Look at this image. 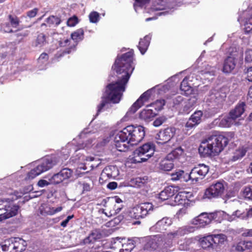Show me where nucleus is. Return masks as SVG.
<instances>
[{
	"instance_id": "nucleus-1",
	"label": "nucleus",
	"mask_w": 252,
	"mask_h": 252,
	"mask_svg": "<svg viewBox=\"0 0 252 252\" xmlns=\"http://www.w3.org/2000/svg\"><path fill=\"white\" fill-rule=\"evenodd\" d=\"M134 52L132 50L117 56L112 68L118 76L117 80L108 84L101 97L100 103L97 106L98 115L110 102L118 103L126 91L129 79L134 69L133 65Z\"/></svg>"
},
{
	"instance_id": "nucleus-2",
	"label": "nucleus",
	"mask_w": 252,
	"mask_h": 252,
	"mask_svg": "<svg viewBox=\"0 0 252 252\" xmlns=\"http://www.w3.org/2000/svg\"><path fill=\"white\" fill-rule=\"evenodd\" d=\"M84 32L82 29H79L71 34L70 39H62L59 42V45L61 47H65V49L61 52H58L55 57L57 59L61 58L66 54H70L76 50V46L79 42L84 38Z\"/></svg>"
},
{
	"instance_id": "nucleus-3",
	"label": "nucleus",
	"mask_w": 252,
	"mask_h": 252,
	"mask_svg": "<svg viewBox=\"0 0 252 252\" xmlns=\"http://www.w3.org/2000/svg\"><path fill=\"white\" fill-rule=\"evenodd\" d=\"M122 134L126 137L131 145H136L140 143L145 135V128L141 126L129 125L124 128Z\"/></svg>"
},
{
	"instance_id": "nucleus-4",
	"label": "nucleus",
	"mask_w": 252,
	"mask_h": 252,
	"mask_svg": "<svg viewBox=\"0 0 252 252\" xmlns=\"http://www.w3.org/2000/svg\"><path fill=\"white\" fill-rule=\"evenodd\" d=\"M155 151V146L148 142L136 149L133 152L132 162L140 163L147 161L152 157Z\"/></svg>"
},
{
	"instance_id": "nucleus-5",
	"label": "nucleus",
	"mask_w": 252,
	"mask_h": 252,
	"mask_svg": "<svg viewBox=\"0 0 252 252\" xmlns=\"http://www.w3.org/2000/svg\"><path fill=\"white\" fill-rule=\"evenodd\" d=\"M226 240V237L224 234H212L200 238L199 243L203 249H216Z\"/></svg>"
},
{
	"instance_id": "nucleus-6",
	"label": "nucleus",
	"mask_w": 252,
	"mask_h": 252,
	"mask_svg": "<svg viewBox=\"0 0 252 252\" xmlns=\"http://www.w3.org/2000/svg\"><path fill=\"white\" fill-rule=\"evenodd\" d=\"M207 142L210 143L213 147L218 148L217 152H214V153L216 156L218 155L226 147L229 142L228 139L226 136L221 134L218 131L213 133L211 135L209 136L207 138ZM213 149L215 148L213 147Z\"/></svg>"
},
{
	"instance_id": "nucleus-7",
	"label": "nucleus",
	"mask_w": 252,
	"mask_h": 252,
	"mask_svg": "<svg viewBox=\"0 0 252 252\" xmlns=\"http://www.w3.org/2000/svg\"><path fill=\"white\" fill-rule=\"evenodd\" d=\"M153 209V205L151 203H141L132 208L129 213V216L130 218L136 220L143 219L150 214Z\"/></svg>"
},
{
	"instance_id": "nucleus-8",
	"label": "nucleus",
	"mask_w": 252,
	"mask_h": 252,
	"mask_svg": "<svg viewBox=\"0 0 252 252\" xmlns=\"http://www.w3.org/2000/svg\"><path fill=\"white\" fill-rule=\"evenodd\" d=\"M153 209V205L151 203H141L132 208L129 213V216L130 218L136 220L143 219L150 214Z\"/></svg>"
},
{
	"instance_id": "nucleus-9",
	"label": "nucleus",
	"mask_w": 252,
	"mask_h": 252,
	"mask_svg": "<svg viewBox=\"0 0 252 252\" xmlns=\"http://www.w3.org/2000/svg\"><path fill=\"white\" fill-rule=\"evenodd\" d=\"M218 213L214 212L211 213H202L191 220V223L197 228H203L209 224L212 220H219Z\"/></svg>"
},
{
	"instance_id": "nucleus-10",
	"label": "nucleus",
	"mask_w": 252,
	"mask_h": 252,
	"mask_svg": "<svg viewBox=\"0 0 252 252\" xmlns=\"http://www.w3.org/2000/svg\"><path fill=\"white\" fill-rule=\"evenodd\" d=\"M55 165L51 158H44L33 169H32L27 174L26 179L32 180L42 173L49 170Z\"/></svg>"
},
{
	"instance_id": "nucleus-11",
	"label": "nucleus",
	"mask_w": 252,
	"mask_h": 252,
	"mask_svg": "<svg viewBox=\"0 0 252 252\" xmlns=\"http://www.w3.org/2000/svg\"><path fill=\"white\" fill-rule=\"evenodd\" d=\"M224 189L223 183L218 181L212 184L205 190L203 197L208 199L220 197L223 193Z\"/></svg>"
},
{
	"instance_id": "nucleus-12",
	"label": "nucleus",
	"mask_w": 252,
	"mask_h": 252,
	"mask_svg": "<svg viewBox=\"0 0 252 252\" xmlns=\"http://www.w3.org/2000/svg\"><path fill=\"white\" fill-rule=\"evenodd\" d=\"M176 129L174 127H168L160 130L157 134L156 139L158 144L167 143L175 136Z\"/></svg>"
},
{
	"instance_id": "nucleus-13",
	"label": "nucleus",
	"mask_w": 252,
	"mask_h": 252,
	"mask_svg": "<svg viewBox=\"0 0 252 252\" xmlns=\"http://www.w3.org/2000/svg\"><path fill=\"white\" fill-rule=\"evenodd\" d=\"M123 132L121 130L115 136L114 139V145L117 150L120 152H126L128 149L129 144L127 139L122 134Z\"/></svg>"
},
{
	"instance_id": "nucleus-14",
	"label": "nucleus",
	"mask_w": 252,
	"mask_h": 252,
	"mask_svg": "<svg viewBox=\"0 0 252 252\" xmlns=\"http://www.w3.org/2000/svg\"><path fill=\"white\" fill-rule=\"evenodd\" d=\"M203 112L201 110L195 111L189 117L185 125L187 130H191L195 128L202 122Z\"/></svg>"
},
{
	"instance_id": "nucleus-15",
	"label": "nucleus",
	"mask_w": 252,
	"mask_h": 252,
	"mask_svg": "<svg viewBox=\"0 0 252 252\" xmlns=\"http://www.w3.org/2000/svg\"><path fill=\"white\" fill-rule=\"evenodd\" d=\"M212 145L210 144L209 143L207 142V138L203 140L198 148V152L202 157H210L212 156H215L216 155L214 153V152H217L218 148H215L213 149Z\"/></svg>"
},
{
	"instance_id": "nucleus-16",
	"label": "nucleus",
	"mask_w": 252,
	"mask_h": 252,
	"mask_svg": "<svg viewBox=\"0 0 252 252\" xmlns=\"http://www.w3.org/2000/svg\"><path fill=\"white\" fill-rule=\"evenodd\" d=\"M119 174V170L116 166H108L105 167L102 170L99 177V182L101 183L107 181L108 179L115 178Z\"/></svg>"
},
{
	"instance_id": "nucleus-17",
	"label": "nucleus",
	"mask_w": 252,
	"mask_h": 252,
	"mask_svg": "<svg viewBox=\"0 0 252 252\" xmlns=\"http://www.w3.org/2000/svg\"><path fill=\"white\" fill-rule=\"evenodd\" d=\"M192 176L195 182L203 179L209 171V167L204 164H199L192 169Z\"/></svg>"
},
{
	"instance_id": "nucleus-18",
	"label": "nucleus",
	"mask_w": 252,
	"mask_h": 252,
	"mask_svg": "<svg viewBox=\"0 0 252 252\" xmlns=\"http://www.w3.org/2000/svg\"><path fill=\"white\" fill-rule=\"evenodd\" d=\"M172 236H169V233L166 237H160L159 250L158 252H168L173 246Z\"/></svg>"
},
{
	"instance_id": "nucleus-19",
	"label": "nucleus",
	"mask_w": 252,
	"mask_h": 252,
	"mask_svg": "<svg viewBox=\"0 0 252 252\" xmlns=\"http://www.w3.org/2000/svg\"><path fill=\"white\" fill-rule=\"evenodd\" d=\"M19 209V206L13 205L12 202L9 201V203L5 209V212L0 215V220L9 219L16 216L18 213Z\"/></svg>"
},
{
	"instance_id": "nucleus-20",
	"label": "nucleus",
	"mask_w": 252,
	"mask_h": 252,
	"mask_svg": "<svg viewBox=\"0 0 252 252\" xmlns=\"http://www.w3.org/2000/svg\"><path fill=\"white\" fill-rule=\"evenodd\" d=\"M246 151L243 149H232L229 150L228 162H233L242 158L246 154Z\"/></svg>"
},
{
	"instance_id": "nucleus-21",
	"label": "nucleus",
	"mask_w": 252,
	"mask_h": 252,
	"mask_svg": "<svg viewBox=\"0 0 252 252\" xmlns=\"http://www.w3.org/2000/svg\"><path fill=\"white\" fill-rule=\"evenodd\" d=\"M171 224L172 221L171 219L166 217L163 218L156 223L153 228L156 231L161 232L166 230Z\"/></svg>"
},
{
	"instance_id": "nucleus-22",
	"label": "nucleus",
	"mask_w": 252,
	"mask_h": 252,
	"mask_svg": "<svg viewBox=\"0 0 252 252\" xmlns=\"http://www.w3.org/2000/svg\"><path fill=\"white\" fill-rule=\"evenodd\" d=\"M235 251L237 252H243L246 250L252 249V241L241 240L233 246Z\"/></svg>"
},
{
	"instance_id": "nucleus-23",
	"label": "nucleus",
	"mask_w": 252,
	"mask_h": 252,
	"mask_svg": "<svg viewBox=\"0 0 252 252\" xmlns=\"http://www.w3.org/2000/svg\"><path fill=\"white\" fill-rule=\"evenodd\" d=\"M235 59L232 57H228L224 61L222 71L224 73H230L235 67Z\"/></svg>"
},
{
	"instance_id": "nucleus-24",
	"label": "nucleus",
	"mask_w": 252,
	"mask_h": 252,
	"mask_svg": "<svg viewBox=\"0 0 252 252\" xmlns=\"http://www.w3.org/2000/svg\"><path fill=\"white\" fill-rule=\"evenodd\" d=\"M175 188L168 186L164 188L159 194V198L162 201L166 200L175 194Z\"/></svg>"
},
{
	"instance_id": "nucleus-25",
	"label": "nucleus",
	"mask_w": 252,
	"mask_h": 252,
	"mask_svg": "<svg viewBox=\"0 0 252 252\" xmlns=\"http://www.w3.org/2000/svg\"><path fill=\"white\" fill-rule=\"evenodd\" d=\"M246 104L244 102H239L238 103L234 109L231 110L230 112V115L236 120L244 113L245 111V107Z\"/></svg>"
},
{
	"instance_id": "nucleus-26",
	"label": "nucleus",
	"mask_w": 252,
	"mask_h": 252,
	"mask_svg": "<svg viewBox=\"0 0 252 252\" xmlns=\"http://www.w3.org/2000/svg\"><path fill=\"white\" fill-rule=\"evenodd\" d=\"M152 35L150 34L146 35L143 38L141 39L138 48L141 53L143 55L146 52L150 45Z\"/></svg>"
},
{
	"instance_id": "nucleus-27",
	"label": "nucleus",
	"mask_w": 252,
	"mask_h": 252,
	"mask_svg": "<svg viewBox=\"0 0 252 252\" xmlns=\"http://www.w3.org/2000/svg\"><path fill=\"white\" fill-rule=\"evenodd\" d=\"M118 246H122V248L120 250L119 252H130L134 248V242L131 239H128L126 242L122 243L120 241L115 242Z\"/></svg>"
},
{
	"instance_id": "nucleus-28",
	"label": "nucleus",
	"mask_w": 252,
	"mask_h": 252,
	"mask_svg": "<svg viewBox=\"0 0 252 252\" xmlns=\"http://www.w3.org/2000/svg\"><path fill=\"white\" fill-rule=\"evenodd\" d=\"M167 156L168 159H170L173 161L180 160L184 157V150L181 147H179L172 150Z\"/></svg>"
},
{
	"instance_id": "nucleus-29",
	"label": "nucleus",
	"mask_w": 252,
	"mask_h": 252,
	"mask_svg": "<svg viewBox=\"0 0 252 252\" xmlns=\"http://www.w3.org/2000/svg\"><path fill=\"white\" fill-rule=\"evenodd\" d=\"M194 228L190 226H185L184 227H180L177 231L169 233V236H172L173 237H175L178 236H183L189 233L193 232Z\"/></svg>"
},
{
	"instance_id": "nucleus-30",
	"label": "nucleus",
	"mask_w": 252,
	"mask_h": 252,
	"mask_svg": "<svg viewBox=\"0 0 252 252\" xmlns=\"http://www.w3.org/2000/svg\"><path fill=\"white\" fill-rule=\"evenodd\" d=\"M160 236L156 237L149 240L145 246V248L150 250H159Z\"/></svg>"
},
{
	"instance_id": "nucleus-31",
	"label": "nucleus",
	"mask_w": 252,
	"mask_h": 252,
	"mask_svg": "<svg viewBox=\"0 0 252 252\" xmlns=\"http://www.w3.org/2000/svg\"><path fill=\"white\" fill-rule=\"evenodd\" d=\"M173 161L172 160L168 159L166 156V158L162 160L159 163L160 169L165 171L171 170L174 166Z\"/></svg>"
},
{
	"instance_id": "nucleus-32",
	"label": "nucleus",
	"mask_w": 252,
	"mask_h": 252,
	"mask_svg": "<svg viewBox=\"0 0 252 252\" xmlns=\"http://www.w3.org/2000/svg\"><path fill=\"white\" fill-rule=\"evenodd\" d=\"M156 115V111L150 109H145L140 113L139 118L145 121H149L153 119Z\"/></svg>"
},
{
	"instance_id": "nucleus-33",
	"label": "nucleus",
	"mask_w": 252,
	"mask_h": 252,
	"mask_svg": "<svg viewBox=\"0 0 252 252\" xmlns=\"http://www.w3.org/2000/svg\"><path fill=\"white\" fill-rule=\"evenodd\" d=\"M47 43V36L43 33H38L33 42L35 46L40 47L43 46Z\"/></svg>"
},
{
	"instance_id": "nucleus-34",
	"label": "nucleus",
	"mask_w": 252,
	"mask_h": 252,
	"mask_svg": "<svg viewBox=\"0 0 252 252\" xmlns=\"http://www.w3.org/2000/svg\"><path fill=\"white\" fill-rule=\"evenodd\" d=\"M235 120L229 113L228 116L223 117L220 120L219 126L221 127H229L235 122Z\"/></svg>"
},
{
	"instance_id": "nucleus-35",
	"label": "nucleus",
	"mask_w": 252,
	"mask_h": 252,
	"mask_svg": "<svg viewBox=\"0 0 252 252\" xmlns=\"http://www.w3.org/2000/svg\"><path fill=\"white\" fill-rule=\"evenodd\" d=\"M187 193L185 191H180L174 197V201L177 205H184L188 201Z\"/></svg>"
},
{
	"instance_id": "nucleus-36",
	"label": "nucleus",
	"mask_w": 252,
	"mask_h": 252,
	"mask_svg": "<svg viewBox=\"0 0 252 252\" xmlns=\"http://www.w3.org/2000/svg\"><path fill=\"white\" fill-rule=\"evenodd\" d=\"M180 90L183 92L182 94L186 95L191 94L192 92V88L189 84L187 80L185 79V78L184 79L181 83Z\"/></svg>"
},
{
	"instance_id": "nucleus-37",
	"label": "nucleus",
	"mask_w": 252,
	"mask_h": 252,
	"mask_svg": "<svg viewBox=\"0 0 252 252\" xmlns=\"http://www.w3.org/2000/svg\"><path fill=\"white\" fill-rule=\"evenodd\" d=\"M241 194L245 199L252 200V186L244 187L241 190Z\"/></svg>"
},
{
	"instance_id": "nucleus-38",
	"label": "nucleus",
	"mask_w": 252,
	"mask_h": 252,
	"mask_svg": "<svg viewBox=\"0 0 252 252\" xmlns=\"http://www.w3.org/2000/svg\"><path fill=\"white\" fill-rule=\"evenodd\" d=\"M46 22L49 27L51 26L57 27L61 24L62 20L60 17L54 15H51L46 19Z\"/></svg>"
},
{
	"instance_id": "nucleus-39",
	"label": "nucleus",
	"mask_w": 252,
	"mask_h": 252,
	"mask_svg": "<svg viewBox=\"0 0 252 252\" xmlns=\"http://www.w3.org/2000/svg\"><path fill=\"white\" fill-rule=\"evenodd\" d=\"M8 20L10 25L14 28H17L20 23L19 18L15 15L9 14L8 15Z\"/></svg>"
},
{
	"instance_id": "nucleus-40",
	"label": "nucleus",
	"mask_w": 252,
	"mask_h": 252,
	"mask_svg": "<svg viewBox=\"0 0 252 252\" xmlns=\"http://www.w3.org/2000/svg\"><path fill=\"white\" fill-rule=\"evenodd\" d=\"M15 243H17V246L18 247L17 252H22L25 250L27 243L22 238H14Z\"/></svg>"
},
{
	"instance_id": "nucleus-41",
	"label": "nucleus",
	"mask_w": 252,
	"mask_h": 252,
	"mask_svg": "<svg viewBox=\"0 0 252 252\" xmlns=\"http://www.w3.org/2000/svg\"><path fill=\"white\" fill-rule=\"evenodd\" d=\"M49 181H50V183L52 185H58L63 182L64 180L60 172H59L54 174L51 178H49Z\"/></svg>"
},
{
	"instance_id": "nucleus-42",
	"label": "nucleus",
	"mask_w": 252,
	"mask_h": 252,
	"mask_svg": "<svg viewBox=\"0 0 252 252\" xmlns=\"http://www.w3.org/2000/svg\"><path fill=\"white\" fill-rule=\"evenodd\" d=\"M59 172L64 181L69 179L73 174V170L68 168H63Z\"/></svg>"
},
{
	"instance_id": "nucleus-43",
	"label": "nucleus",
	"mask_w": 252,
	"mask_h": 252,
	"mask_svg": "<svg viewBox=\"0 0 252 252\" xmlns=\"http://www.w3.org/2000/svg\"><path fill=\"white\" fill-rule=\"evenodd\" d=\"M147 178L145 179L144 178L138 177L133 179L131 182L136 187L141 188L145 186L147 183Z\"/></svg>"
},
{
	"instance_id": "nucleus-44",
	"label": "nucleus",
	"mask_w": 252,
	"mask_h": 252,
	"mask_svg": "<svg viewBox=\"0 0 252 252\" xmlns=\"http://www.w3.org/2000/svg\"><path fill=\"white\" fill-rule=\"evenodd\" d=\"M151 92L150 90H148L142 94L139 98L137 99L139 102L142 103L144 105L145 102H147L151 97Z\"/></svg>"
},
{
	"instance_id": "nucleus-45",
	"label": "nucleus",
	"mask_w": 252,
	"mask_h": 252,
	"mask_svg": "<svg viewBox=\"0 0 252 252\" xmlns=\"http://www.w3.org/2000/svg\"><path fill=\"white\" fill-rule=\"evenodd\" d=\"M89 18L90 22L93 23H96L99 20L100 15L99 13L97 12L92 11L90 13Z\"/></svg>"
},
{
	"instance_id": "nucleus-46",
	"label": "nucleus",
	"mask_w": 252,
	"mask_h": 252,
	"mask_svg": "<svg viewBox=\"0 0 252 252\" xmlns=\"http://www.w3.org/2000/svg\"><path fill=\"white\" fill-rule=\"evenodd\" d=\"M143 105L137 100L132 104L128 110V113L129 114L135 113Z\"/></svg>"
},
{
	"instance_id": "nucleus-47",
	"label": "nucleus",
	"mask_w": 252,
	"mask_h": 252,
	"mask_svg": "<svg viewBox=\"0 0 252 252\" xmlns=\"http://www.w3.org/2000/svg\"><path fill=\"white\" fill-rule=\"evenodd\" d=\"M194 103L191 102V99H189L183 108V112L185 113L189 114L192 109Z\"/></svg>"
},
{
	"instance_id": "nucleus-48",
	"label": "nucleus",
	"mask_w": 252,
	"mask_h": 252,
	"mask_svg": "<svg viewBox=\"0 0 252 252\" xmlns=\"http://www.w3.org/2000/svg\"><path fill=\"white\" fill-rule=\"evenodd\" d=\"M8 252H17L18 247L17 243H15L14 240H8Z\"/></svg>"
},
{
	"instance_id": "nucleus-49",
	"label": "nucleus",
	"mask_w": 252,
	"mask_h": 252,
	"mask_svg": "<svg viewBox=\"0 0 252 252\" xmlns=\"http://www.w3.org/2000/svg\"><path fill=\"white\" fill-rule=\"evenodd\" d=\"M184 174V171L179 170L174 173H173L171 175V179L172 181H177L182 180V175Z\"/></svg>"
},
{
	"instance_id": "nucleus-50",
	"label": "nucleus",
	"mask_w": 252,
	"mask_h": 252,
	"mask_svg": "<svg viewBox=\"0 0 252 252\" xmlns=\"http://www.w3.org/2000/svg\"><path fill=\"white\" fill-rule=\"evenodd\" d=\"M245 61L246 63H252V49H248L245 53Z\"/></svg>"
},
{
	"instance_id": "nucleus-51",
	"label": "nucleus",
	"mask_w": 252,
	"mask_h": 252,
	"mask_svg": "<svg viewBox=\"0 0 252 252\" xmlns=\"http://www.w3.org/2000/svg\"><path fill=\"white\" fill-rule=\"evenodd\" d=\"M191 180L192 182L195 180L192 176V170L190 172L189 174L186 173L184 171V174L182 175V180L181 181L183 182H188L189 180Z\"/></svg>"
},
{
	"instance_id": "nucleus-52",
	"label": "nucleus",
	"mask_w": 252,
	"mask_h": 252,
	"mask_svg": "<svg viewBox=\"0 0 252 252\" xmlns=\"http://www.w3.org/2000/svg\"><path fill=\"white\" fill-rule=\"evenodd\" d=\"M78 23V19L76 16L69 18L67 21V25L69 27H74Z\"/></svg>"
},
{
	"instance_id": "nucleus-53",
	"label": "nucleus",
	"mask_w": 252,
	"mask_h": 252,
	"mask_svg": "<svg viewBox=\"0 0 252 252\" xmlns=\"http://www.w3.org/2000/svg\"><path fill=\"white\" fill-rule=\"evenodd\" d=\"M39 11L38 8H34L33 9L29 10L26 12L27 16L30 18L35 17Z\"/></svg>"
},
{
	"instance_id": "nucleus-54",
	"label": "nucleus",
	"mask_w": 252,
	"mask_h": 252,
	"mask_svg": "<svg viewBox=\"0 0 252 252\" xmlns=\"http://www.w3.org/2000/svg\"><path fill=\"white\" fill-rule=\"evenodd\" d=\"M11 26L8 23H6L2 25L3 31L6 33H13L14 31L11 28Z\"/></svg>"
},
{
	"instance_id": "nucleus-55",
	"label": "nucleus",
	"mask_w": 252,
	"mask_h": 252,
	"mask_svg": "<svg viewBox=\"0 0 252 252\" xmlns=\"http://www.w3.org/2000/svg\"><path fill=\"white\" fill-rule=\"evenodd\" d=\"M166 120L164 117H159L157 118L153 122V125L156 127L161 126Z\"/></svg>"
},
{
	"instance_id": "nucleus-56",
	"label": "nucleus",
	"mask_w": 252,
	"mask_h": 252,
	"mask_svg": "<svg viewBox=\"0 0 252 252\" xmlns=\"http://www.w3.org/2000/svg\"><path fill=\"white\" fill-rule=\"evenodd\" d=\"M49 59V56L46 53H42L39 56L38 59V62H41V63H44L48 61Z\"/></svg>"
},
{
	"instance_id": "nucleus-57",
	"label": "nucleus",
	"mask_w": 252,
	"mask_h": 252,
	"mask_svg": "<svg viewBox=\"0 0 252 252\" xmlns=\"http://www.w3.org/2000/svg\"><path fill=\"white\" fill-rule=\"evenodd\" d=\"M245 73L247 74L246 78L249 81L252 82V66L245 69Z\"/></svg>"
},
{
	"instance_id": "nucleus-58",
	"label": "nucleus",
	"mask_w": 252,
	"mask_h": 252,
	"mask_svg": "<svg viewBox=\"0 0 252 252\" xmlns=\"http://www.w3.org/2000/svg\"><path fill=\"white\" fill-rule=\"evenodd\" d=\"M82 193H85L91 191L92 189V187L91 184L86 182H83L82 184Z\"/></svg>"
},
{
	"instance_id": "nucleus-59",
	"label": "nucleus",
	"mask_w": 252,
	"mask_h": 252,
	"mask_svg": "<svg viewBox=\"0 0 252 252\" xmlns=\"http://www.w3.org/2000/svg\"><path fill=\"white\" fill-rule=\"evenodd\" d=\"M9 201L10 199L9 198L5 200H0V210H5V209L7 206Z\"/></svg>"
},
{
	"instance_id": "nucleus-60",
	"label": "nucleus",
	"mask_w": 252,
	"mask_h": 252,
	"mask_svg": "<svg viewBox=\"0 0 252 252\" xmlns=\"http://www.w3.org/2000/svg\"><path fill=\"white\" fill-rule=\"evenodd\" d=\"M49 185H52L51 183H50V181L48 180L46 181L45 180L41 179L39 180L37 183V185L40 187H44L45 186H47Z\"/></svg>"
},
{
	"instance_id": "nucleus-61",
	"label": "nucleus",
	"mask_w": 252,
	"mask_h": 252,
	"mask_svg": "<svg viewBox=\"0 0 252 252\" xmlns=\"http://www.w3.org/2000/svg\"><path fill=\"white\" fill-rule=\"evenodd\" d=\"M8 240L5 241L0 245V248L3 252H8Z\"/></svg>"
},
{
	"instance_id": "nucleus-62",
	"label": "nucleus",
	"mask_w": 252,
	"mask_h": 252,
	"mask_svg": "<svg viewBox=\"0 0 252 252\" xmlns=\"http://www.w3.org/2000/svg\"><path fill=\"white\" fill-rule=\"evenodd\" d=\"M12 196L10 201L12 202L13 200H17V199L21 198L22 196V192H19L18 191H14L13 194H12Z\"/></svg>"
},
{
	"instance_id": "nucleus-63",
	"label": "nucleus",
	"mask_w": 252,
	"mask_h": 252,
	"mask_svg": "<svg viewBox=\"0 0 252 252\" xmlns=\"http://www.w3.org/2000/svg\"><path fill=\"white\" fill-rule=\"evenodd\" d=\"M184 100L183 97L182 96L179 95L174 98L173 99V103L175 105L180 104Z\"/></svg>"
},
{
	"instance_id": "nucleus-64",
	"label": "nucleus",
	"mask_w": 252,
	"mask_h": 252,
	"mask_svg": "<svg viewBox=\"0 0 252 252\" xmlns=\"http://www.w3.org/2000/svg\"><path fill=\"white\" fill-rule=\"evenodd\" d=\"M73 218H74L73 215H71V216H68L65 220H63L61 223V225L63 227H65L67 225V223H68V221H69V220H70Z\"/></svg>"
}]
</instances>
